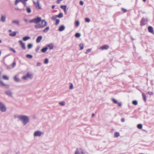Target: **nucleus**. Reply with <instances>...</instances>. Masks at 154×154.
Wrapping results in <instances>:
<instances>
[{
	"label": "nucleus",
	"mask_w": 154,
	"mask_h": 154,
	"mask_svg": "<svg viewBox=\"0 0 154 154\" xmlns=\"http://www.w3.org/2000/svg\"><path fill=\"white\" fill-rule=\"evenodd\" d=\"M11 32V30L10 29V30H9V32Z\"/></svg>",
	"instance_id": "63"
},
{
	"label": "nucleus",
	"mask_w": 154,
	"mask_h": 154,
	"mask_svg": "<svg viewBox=\"0 0 154 154\" xmlns=\"http://www.w3.org/2000/svg\"><path fill=\"white\" fill-rule=\"evenodd\" d=\"M57 15H54V16H53L51 18V19L52 20H56V19H56L57 18Z\"/></svg>",
	"instance_id": "33"
},
{
	"label": "nucleus",
	"mask_w": 154,
	"mask_h": 154,
	"mask_svg": "<svg viewBox=\"0 0 154 154\" xmlns=\"http://www.w3.org/2000/svg\"><path fill=\"white\" fill-rule=\"evenodd\" d=\"M33 4L35 6L37 5L36 3L34 2H33Z\"/></svg>",
	"instance_id": "61"
},
{
	"label": "nucleus",
	"mask_w": 154,
	"mask_h": 154,
	"mask_svg": "<svg viewBox=\"0 0 154 154\" xmlns=\"http://www.w3.org/2000/svg\"><path fill=\"white\" fill-rule=\"evenodd\" d=\"M148 19L147 18L143 17L140 21V25L141 26L144 25L146 24V23L147 22Z\"/></svg>",
	"instance_id": "6"
},
{
	"label": "nucleus",
	"mask_w": 154,
	"mask_h": 154,
	"mask_svg": "<svg viewBox=\"0 0 154 154\" xmlns=\"http://www.w3.org/2000/svg\"><path fill=\"white\" fill-rule=\"evenodd\" d=\"M94 113H93L92 115V117H94Z\"/></svg>",
	"instance_id": "62"
},
{
	"label": "nucleus",
	"mask_w": 154,
	"mask_h": 154,
	"mask_svg": "<svg viewBox=\"0 0 154 154\" xmlns=\"http://www.w3.org/2000/svg\"><path fill=\"white\" fill-rule=\"evenodd\" d=\"M39 49H40V47H37L36 48L35 50L36 52H38L39 51Z\"/></svg>",
	"instance_id": "51"
},
{
	"label": "nucleus",
	"mask_w": 154,
	"mask_h": 154,
	"mask_svg": "<svg viewBox=\"0 0 154 154\" xmlns=\"http://www.w3.org/2000/svg\"><path fill=\"white\" fill-rule=\"evenodd\" d=\"M79 4L81 5H82L84 4V2L82 1H81L79 2Z\"/></svg>",
	"instance_id": "52"
},
{
	"label": "nucleus",
	"mask_w": 154,
	"mask_h": 154,
	"mask_svg": "<svg viewBox=\"0 0 154 154\" xmlns=\"http://www.w3.org/2000/svg\"><path fill=\"white\" fill-rule=\"evenodd\" d=\"M81 34L79 33H76L75 35V37L77 38L81 36Z\"/></svg>",
	"instance_id": "29"
},
{
	"label": "nucleus",
	"mask_w": 154,
	"mask_h": 154,
	"mask_svg": "<svg viewBox=\"0 0 154 154\" xmlns=\"http://www.w3.org/2000/svg\"><path fill=\"white\" fill-rule=\"evenodd\" d=\"M57 17L61 18L63 17V14L62 13H60L58 15H57Z\"/></svg>",
	"instance_id": "27"
},
{
	"label": "nucleus",
	"mask_w": 154,
	"mask_h": 154,
	"mask_svg": "<svg viewBox=\"0 0 154 154\" xmlns=\"http://www.w3.org/2000/svg\"><path fill=\"white\" fill-rule=\"evenodd\" d=\"M2 42V40L1 39H0V43H1Z\"/></svg>",
	"instance_id": "64"
},
{
	"label": "nucleus",
	"mask_w": 154,
	"mask_h": 154,
	"mask_svg": "<svg viewBox=\"0 0 154 154\" xmlns=\"http://www.w3.org/2000/svg\"><path fill=\"white\" fill-rule=\"evenodd\" d=\"M41 23L35 25V28L36 29H42L47 24V22L44 20H42Z\"/></svg>",
	"instance_id": "2"
},
{
	"label": "nucleus",
	"mask_w": 154,
	"mask_h": 154,
	"mask_svg": "<svg viewBox=\"0 0 154 154\" xmlns=\"http://www.w3.org/2000/svg\"><path fill=\"white\" fill-rule=\"evenodd\" d=\"M41 65V63H37V65L38 66H40Z\"/></svg>",
	"instance_id": "54"
},
{
	"label": "nucleus",
	"mask_w": 154,
	"mask_h": 154,
	"mask_svg": "<svg viewBox=\"0 0 154 154\" xmlns=\"http://www.w3.org/2000/svg\"><path fill=\"white\" fill-rule=\"evenodd\" d=\"M32 46V45L31 44H29L27 45V48L29 49L31 48Z\"/></svg>",
	"instance_id": "34"
},
{
	"label": "nucleus",
	"mask_w": 154,
	"mask_h": 154,
	"mask_svg": "<svg viewBox=\"0 0 154 154\" xmlns=\"http://www.w3.org/2000/svg\"><path fill=\"white\" fill-rule=\"evenodd\" d=\"M75 154H85V152L83 149L81 148H77Z\"/></svg>",
	"instance_id": "5"
},
{
	"label": "nucleus",
	"mask_w": 154,
	"mask_h": 154,
	"mask_svg": "<svg viewBox=\"0 0 154 154\" xmlns=\"http://www.w3.org/2000/svg\"><path fill=\"white\" fill-rule=\"evenodd\" d=\"M122 10L124 11V12H126L127 11V10L125 9L124 8H122Z\"/></svg>",
	"instance_id": "55"
},
{
	"label": "nucleus",
	"mask_w": 154,
	"mask_h": 154,
	"mask_svg": "<svg viewBox=\"0 0 154 154\" xmlns=\"http://www.w3.org/2000/svg\"><path fill=\"white\" fill-rule=\"evenodd\" d=\"M56 23H55V25L57 26V25L60 22V20L58 19H56Z\"/></svg>",
	"instance_id": "37"
},
{
	"label": "nucleus",
	"mask_w": 154,
	"mask_h": 154,
	"mask_svg": "<svg viewBox=\"0 0 154 154\" xmlns=\"http://www.w3.org/2000/svg\"><path fill=\"white\" fill-rule=\"evenodd\" d=\"M42 134V133L40 131H35L34 134V136L35 137L36 136H40Z\"/></svg>",
	"instance_id": "8"
},
{
	"label": "nucleus",
	"mask_w": 154,
	"mask_h": 154,
	"mask_svg": "<svg viewBox=\"0 0 154 154\" xmlns=\"http://www.w3.org/2000/svg\"><path fill=\"white\" fill-rule=\"evenodd\" d=\"M48 49V48L47 47H44L41 50V51L43 53L45 52Z\"/></svg>",
	"instance_id": "19"
},
{
	"label": "nucleus",
	"mask_w": 154,
	"mask_h": 154,
	"mask_svg": "<svg viewBox=\"0 0 154 154\" xmlns=\"http://www.w3.org/2000/svg\"><path fill=\"white\" fill-rule=\"evenodd\" d=\"M137 102L136 100H134L132 101L133 104L136 105L137 104Z\"/></svg>",
	"instance_id": "39"
},
{
	"label": "nucleus",
	"mask_w": 154,
	"mask_h": 154,
	"mask_svg": "<svg viewBox=\"0 0 154 154\" xmlns=\"http://www.w3.org/2000/svg\"><path fill=\"white\" fill-rule=\"evenodd\" d=\"M61 1H62V0H57V3L58 4H60Z\"/></svg>",
	"instance_id": "53"
},
{
	"label": "nucleus",
	"mask_w": 154,
	"mask_h": 154,
	"mask_svg": "<svg viewBox=\"0 0 154 154\" xmlns=\"http://www.w3.org/2000/svg\"><path fill=\"white\" fill-rule=\"evenodd\" d=\"M6 17L5 15H1L0 18V21L2 22H5L6 21Z\"/></svg>",
	"instance_id": "9"
},
{
	"label": "nucleus",
	"mask_w": 154,
	"mask_h": 154,
	"mask_svg": "<svg viewBox=\"0 0 154 154\" xmlns=\"http://www.w3.org/2000/svg\"><path fill=\"white\" fill-rule=\"evenodd\" d=\"M30 37L27 36H25L23 37V40L24 41H26L30 39Z\"/></svg>",
	"instance_id": "21"
},
{
	"label": "nucleus",
	"mask_w": 154,
	"mask_h": 154,
	"mask_svg": "<svg viewBox=\"0 0 154 154\" xmlns=\"http://www.w3.org/2000/svg\"><path fill=\"white\" fill-rule=\"evenodd\" d=\"M85 20L86 22H89L90 21V20L88 18H86L85 19Z\"/></svg>",
	"instance_id": "42"
},
{
	"label": "nucleus",
	"mask_w": 154,
	"mask_h": 154,
	"mask_svg": "<svg viewBox=\"0 0 154 154\" xmlns=\"http://www.w3.org/2000/svg\"><path fill=\"white\" fill-rule=\"evenodd\" d=\"M49 29V27L48 26L45 28L43 31L44 32L46 33L47 32Z\"/></svg>",
	"instance_id": "24"
},
{
	"label": "nucleus",
	"mask_w": 154,
	"mask_h": 154,
	"mask_svg": "<svg viewBox=\"0 0 154 154\" xmlns=\"http://www.w3.org/2000/svg\"><path fill=\"white\" fill-rule=\"evenodd\" d=\"M42 38V36H39L36 39V42L37 43H38L40 42L41 41Z\"/></svg>",
	"instance_id": "13"
},
{
	"label": "nucleus",
	"mask_w": 154,
	"mask_h": 154,
	"mask_svg": "<svg viewBox=\"0 0 154 154\" xmlns=\"http://www.w3.org/2000/svg\"><path fill=\"white\" fill-rule=\"evenodd\" d=\"M21 121L24 125H26L29 122L28 116L23 115L18 116L16 117Z\"/></svg>",
	"instance_id": "1"
},
{
	"label": "nucleus",
	"mask_w": 154,
	"mask_h": 154,
	"mask_svg": "<svg viewBox=\"0 0 154 154\" xmlns=\"http://www.w3.org/2000/svg\"><path fill=\"white\" fill-rule=\"evenodd\" d=\"M20 1H21V0H16L15 3V5H17L18 2Z\"/></svg>",
	"instance_id": "47"
},
{
	"label": "nucleus",
	"mask_w": 154,
	"mask_h": 154,
	"mask_svg": "<svg viewBox=\"0 0 154 154\" xmlns=\"http://www.w3.org/2000/svg\"><path fill=\"white\" fill-rule=\"evenodd\" d=\"M9 50L11 51H13L14 53H15L16 52V51L14 50V49L12 48H9Z\"/></svg>",
	"instance_id": "44"
},
{
	"label": "nucleus",
	"mask_w": 154,
	"mask_h": 154,
	"mask_svg": "<svg viewBox=\"0 0 154 154\" xmlns=\"http://www.w3.org/2000/svg\"><path fill=\"white\" fill-rule=\"evenodd\" d=\"M26 57L29 59H31L32 57V56L30 54H28L26 55Z\"/></svg>",
	"instance_id": "26"
},
{
	"label": "nucleus",
	"mask_w": 154,
	"mask_h": 154,
	"mask_svg": "<svg viewBox=\"0 0 154 154\" xmlns=\"http://www.w3.org/2000/svg\"><path fill=\"white\" fill-rule=\"evenodd\" d=\"M41 18L40 17H37L32 20H30L29 22L30 23H34L38 24L41 21Z\"/></svg>",
	"instance_id": "3"
},
{
	"label": "nucleus",
	"mask_w": 154,
	"mask_h": 154,
	"mask_svg": "<svg viewBox=\"0 0 154 154\" xmlns=\"http://www.w3.org/2000/svg\"><path fill=\"white\" fill-rule=\"evenodd\" d=\"M15 10H19V8L18 7H16L15 8Z\"/></svg>",
	"instance_id": "58"
},
{
	"label": "nucleus",
	"mask_w": 154,
	"mask_h": 154,
	"mask_svg": "<svg viewBox=\"0 0 154 154\" xmlns=\"http://www.w3.org/2000/svg\"><path fill=\"white\" fill-rule=\"evenodd\" d=\"M7 110V108L3 102L0 101V111L2 112H5Z\"/></svg>",
	"instance_id": "4"
},
{
	"label": "nucleus",
	"mask_w": 154,
	"mask_h": 154,
	"mask_svg": "<svg viewBox=\"0 0 154 154\" xmlns=\"http://www.w3.org/2000/svg\"><path fill=\"white\" fill-rule=\"evenodd\" d=\"M47 47H48L50 50H51L54 48V45L53 43H50L47 45Z\"/></svg>",
	"instance_id": "12"
},
{
	"label": "nucleus",
	"mask_w": 154,
	"mask_h": 154,
	"mask_svg": "<svg viewBox=\"0 0 154 154\" xmlns=\"http://www.w3.org/2000/svg\"><path fill=\"white\" fill-rule=\"evenodd\" d=\"M73 85L72 83H71L70 84V85L69 86V89H73Z\"/></svg>",
	"instance_id": "45"
},
{
	"label": "nucleus",
	"mask_w": 154,
	"mask_h": 154,
	"mask_svg": "<svg viewBox=\"0 0 154 154\" xmlns=\"http://www.w3.org/2000/svg\"><path fill=\"white\" fill-rule=\"evenodd\" d=\"M26 75L27 78H29L30 79H32L33 77V74L29 72H27Z\"/></svg>",
	"instance_id": "11"
},
{
	"label": "nucleus",
	"mask_w": 154,
	"mask_h": 154,
	"mask_svg": "<svg viewBox=\"0 0 154 154\" xmlns=\"http://www.w3.org/2000/svg\"><path fill=\"white\" fill-rule=\"evenodd\" d=\"M2 78L3 79L6 80H8L9 79L6 76V75H3L2 76Z\"/></svg>",
	"instance_id": "40"
},
{
	"label": "nucleus",
	"mask_w": 154,
	"mask_h": 154,
	"mask_svg": "<svg viewBox=\"0 0 154 154\" xmlns=\"http://www.w3.org/2000/svg\"><path fill=\"white\" fill-rule=\"evenodd\" d=\"M21 47L23 49L25 50L26 48L25 45L24 43H23L22 41L21 40H19L18 41Z\"/></svg>",
	"instance_id": "7"
},
{
	"label": "nucleus",
	"mask_w": 154,
	"mask_h": 154,
	"mask_svg": "<svg viewBox=\"0 0 154 154\" xmlns=\"http://www.w3.org/2000/svg\"><path fill=\"white\" fill-rule=\"evenodd\" d=\"M36 5L35 7L37 8H38L39 9H41L42 8L41 6L40 5L39 2L38 1L36 2Z\"/></svg>",
	"instance_id": "17"
},
{
	"label": "nucleus",
	"mask_w": 154,
	"mask_h": 154,
	"mask_svg": "<svg viewBox=\"0 0 154 154\" xmlns=\"http://www.w3.org/2000/svg\"><path fill=\"white\" fill-rule=\"evenodd\" d=\"M80 24L79 21L78 20H77L75 22V24L77 26H78Z\"/></svg>",
	"instance_id": "38"
},
{
	"label": "nucleus",
	"mask_w": 154,
	"mask_h": 154,
	"mask_svg": "<svg viewBox=\"0 0 154 154\" xmlns=\"http://www.w3.org/2000/svg\"><path fill=\"white\" fill-rule=\"evenodd\" d=\"M12 23L14 24H15L17 25H19V22L18 20H14L12 21Z\"/></svg>",
	"instance_id": "18"
},
{
	"label": "nucleus",
	"mask_w": 154,
	"mask_h": 154,
	"mask_svg": "<svg viewBox=\"0 0 154 154\" xmlns=\"http://www.w3.org/2000/svg\"><path fill=\"white\" fill-rule=\"evenodd\" d=\"M118 106H119L120 107V106H122V103H118Z\"/></svg>",
	"instance_id": "56"
},
{
	"label": "nucleus",
	"mask_w": 154,
	"mask_h": 154,
	"mask_svg": "<svg viewBox=\"0 0 154 154\" xmlns=\"http://www.w3.org/2000/svg\"><path fill=\"white\" fill-rule=\"evenodd\" d=\"M148 30L149 32L150 33H152L153 34L154 33L153 28L152 26H149L148 27Z\"/></svg>",
	"instance_id": "14"
},
{
	"label": "nucleus",
	"mask_w": 154,
	"mask_h": 154,
	"mask_svg": "<svg viewBox=\"0 0 154 154\" xmlns=\"http://www.w3.org/2000/svg\"><path fill=\"white\" fill-rule=\"evenodd\" d=\"M66 5H62L60 6V8L63 9L64 11L65 12V11H66Z\"/></svg>",
	"instance_id": "20"
},
{
	"label": "nucleus",
	"mask_w": 154,
	"mask_h": 154,
	"mask_svg": "<svg viewBox=\"0 0 154 154\" xmlns=\"http://www.w3.org/2000/svg\"><path fill=\"white\" fill-rule=\"evenodd\" d=\"M24 20L25 22H27L28 21L26 19H24Z\"/></svg>",
	"instance_id": "60"
},
{
	"label": "nucleus",
	"mask_w": 154,
	"mask_h": 154,
	"mask_svg": "<svg viewBox=\"0 0 154 154\" xmlns=\"http://www.w3.org/2000/svg\"><path fill=\"white\" fill-rule=\"evenodd\" d=\"M115 137H117L119 136V133L118 132H116L114 134Z\"/></svg>",
	"instance_id": "30"
},
{
	"label": "nucleus",
	"mask_w": 154,
	"mask_h": 154,
	"mask_svg": "<svg viewBox=\"0 0 154 154\" xmlns=\"http://www.w3.org/2000/svg\"><path fill=\"white\" fill-rule=\"evenodd\" d=\"M143 127L142 125L141 124H139L137 125V128L139 129H141Z\"/></svg>",
	"instance_id": "28"
},
{
	"label": "nucleus",
	"mask_w": 154,
	"mask_h": 154,
	"mask_svg": "<svg viewBox=\"0 0 154 154\" xmlns=\"http://www.w3.org/2000/svg\"><path fill=\"white\" fill-rule=\"evenodd\" d=\"M26 10L27 12L28 13H29L31 12V10L30 8H29L28 7H26Z\"/></svg>",
	"instance_id": "25"
},
{
	"label": "nucleus",
	"mask_w": 154,
	"mask_h": 154,
	"mask_svg": "<svg viewBox=\"0 0 154 154\" xmlns=\"http://www.w3.org/2000/svg\"><path fill=\"white\" fill-rule=\"evenodd\" d=\"M27 78L26 75L23 76L22 77V79L24 80H26Z\"/></svg>",
	"instance_id": "48"
},
{
	"label": "nucleus",
	"mask_w": 154,
	"mask_h": 154,
	"mask_svg": "<svg viewBox=\"0 0 154 154\" xmlns=\"http://www.w3.org/2000/svg\"><path fill=\"white\" fill-rule=\"evenodd\" d=\"M79 46L80 47V49L81 50H82L84 48V45L83 44H80L79 45Z\"/></svg>",
	"instance_id": "31"
},
{
	"label": "nucleus",
	"mask_w": 154,
	"mask_h": 154,
	"mask_svg": "<svg viewBox=\"0 0 154 154\" xmlns=\"http://www.w3.org/2000/svg\"><path fill=\"white\" fill-rule=\"evenodd\" d=\"M59 104L62 106H64L65 104V102H60L59 103Z\"/></svg>",
	"instance_id": "36"
},
{
	"label": "nucleus",
	"mask_w": 154,
	"mask_h": 154,
	"mask_svg": "<svg viewBox=\"0 0 154 154\" xmlns=\"http://www.w3.org/2000/svg\"><path fill=\"white\" fill-rule=\"evenodd\" d=\"M6 94L8 96L11 97L12 96V94L10 90H8L5 92Z\"/></svg>",
	"instance_id": "16"
},
{
	"label": "nucleus",
	"mask_w": 154,
	"mask_h": 154,
	"mask_svg": "<svg viewBox=\"0 0 154 154\" xmlns=\"http://www.w3.org/2000/svg\"><path fill=\"white\" fill-rule=\"evenodd\" d=\"M48 63V58H46L45 60V61H44V63L45 64H47Z\"/></svg>",
	"instance_id": "35"
},
{
	"label": "nucleus",
	"mask_w": 154,
	"mask_h": 154,
	"mask_svg": "<svg viewBox=\"0 0 154 154\" xmlns=\"http://www.w3.org/2000/svg\"><path fill=\"white\" fill-rule=\"evenodd\" d=\"M28 0H21V2H22V3L25 6L26 5V2Z\"/></svg>",
	"instance_id": "41"
},
{
	"label": "nucleus",
	"mask_w": 154,
	"mask_h": 154,
	"mask_svg": "<svg viewBox=\"0 0 154 154\" xmlns=\"http://www.w3.org/2000/svg\"><path fill=\"white\" fill-rule=\"evenodd\" d=\"M14 80L17 82H19L20 81L19 79L17 78L16 76H14Z\"/></svg>",
	"instance_id": "22"
},
{
	"label": "nucleus",
	"mask_w": 154,
	"mask_h": 154,
	"mask_svg": "<svg viewBox=\"0 0 154 154\" xmlns=\"http://www.w3.org/2000/svg\"><path fill=\"white\" fill-rule=\"evenodd\" d=\"M142 96L143 97V100L145 102L146 101V96L145 95V94L143 93H142Z\"/></svg>",
	"instance_id": "32"
},
{
	"label": "nucleus",
	"mask_w": 154,
	"mask_h": 154,
	"mask_svg": "<svg viewBox=\"0 0 154 154\" xmlns=\"http://www.w3.org/2000/svg\"><path fill=\"white\" fill-rule=\"evenodd\" d=\"M55 5H52V9L54 8H55Z\"/></svg>",
	"instance_id": "59"
},
{
	"label": "nucleus",
	"mask_w": 154,
	"mask_h": 154,
	"mask_svg": "<svg viewBox=\"0 0 154 154\" xmlns=\"http://www.w3.org/2000/svg\"><path fill=\"white\" fill-rule=\"evenodd\" d=\"M65 26L64 25H62L59 28L58 30L60 32L62 31L65 29Z\"/></svg>",
	"instance_id": "15"
},
{
	"label": "nucleus",
	"mask_w": 154,
	"mask_h": 154,
	"mask_svg": "<svg viewBox=\"0 0 154 154\" xmlns=\"http://www.w3.org/2000/svg\"><path fill=\"white\" fill-rule=\"evenodd\" d=\"M16 32H13L12 33H11L9 34V35L11 36L14 37L16 35Z\"/></svg>",
	"instance_id": "23"
},
{
	"label": "nucleus",
	"mask_w": 154,
	"mask_h": 154,
	"mask_svg": "<svg viewBox=\"0 0 154 154\" xmlns=\"http://www.w3.org/2000/svg\"><path fill=\"white\" fill-rule=\"evenodd\" d=\"M16 64V63L15 62H13V63H12V67H14L15 66Z\"/></svg>",
	"instance_id": "49"
},
{
	"label": "nucleus",
	"mask_w": 154,
	"mask_h": 154,
	"mask_svg": "<svg viewBox=\"0 0 154 154\" xmlns=\"http://www.w3.org/2000/svg\"><path fill=\"white\" fill-rule=\"evenodd\" d=\"M91 50V49H89L87 50L86 52H85V53L86 54H88L89 53Z\"/></svg>",
	"instance_id": "43"
},
{
	"label": "nucleus",
	"mask_w": 154,
	"mask_h": 154,
	"mask_svg": "<svg viewBox=\"0 0 154 154\" xmlns=\"http://www.w3.org/2000/svg\"><path fill=\"white\" fill-rule=\"evenodd\" d=\"M109 48V46L106 45H104L103 46L101 47L100 48V49H101L102 50H104V49H107Z\"/></svg>",
	"instance_id": "10"
},
{
	"label": "nucleus",
	"mask_w": 154,
	"mask_h": 154,
	"mask_svg": "<svg viewBox=\"0 0 154 154\" xmlns=\"http://www.w3.org/2000/svg\"><path fill=\"white\" fill-rule=\"evenodd\" d=\"M112 100L113 101V102L115 103H117V100L114 98H112Z\"/></svg>",
	"instance_id": "46"
},
{
	"label": "nucleus",
	"mask_w": 154,
	"mask_h": 154,
	"mask_svg": "<svg viewBox=\"0 0 154 154\" xmlns=\"http://www.w3.org/2000/svg\"><path fill=\"white\" fill-rule=\"evenodd\" d=\"M148 93L149 95H152L153 94V93L152 92L149 91L148 92Z\"/></svg>",
	"instance_id": "50"
},
{
	"label": "nucleus",
	"mask_w": 154,
	"mask_h": 154,
	"mask_svg": "<svg viewBox=\"0 0 154 154\" xmlns=\"http://www.w3.org/2000/svg\"><path fill=\"white\" fill-rule=\"evenodd\" d=\"M121 121L122 122H125V119L124 118H122L121 119Z\"/></svg>",
	"instance_id": "57"
}]
</instances>
